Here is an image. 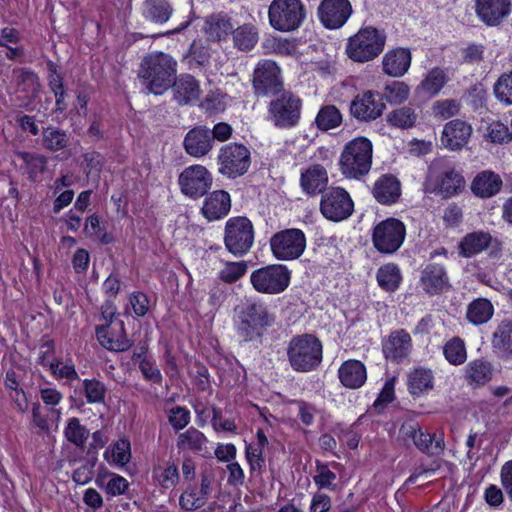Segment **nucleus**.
I'll list each match as a JSON object with an SVG mask.
<instances>
[{"label": "nucleus", "mask_w": 512, "mask_h": 512, "mask_svg": "<svg viewBox=\"0 0 512 512\" xmlns=\"http://www.w3.org/2000/svg\"><path fill=\"white\" fill-rule=\"evenodd\" d=\"M177 62L172 56L163 52H152L141 62L139 78L146 89L155 95H162L174 82Z\"/></svg>", "instance_id": "1"}, {"label": "nucleus", "mask_w": 512, "mask_h": 512, "mask_svg": "<svg viewBox=\"0 0 512 512\" xmlns=\"http://www.w3.org/2000/svg\"><path fill=\"white\" fill-rule=\"evenodd\" d=\"M373 144L363 136L345 144L339 159L340 170L347 178L358 179L369 173L372 166Z\"/></svg>", "instance_id": "2"}, {"label": "nucleus", "mask_w": 512, "mask_h": 512, "mask_svg": "<svg viewBox=\"0 0 512 512\" xmlns=\"http://www.w3.org/2000/svg\"><path fill=\"white\" fill-rule=\"evenodd\" d=\"M287 357L293 370L297 372L313 371L322 361V343L312 334L295 336L288 344Z\"/></svg>", "instance_id": "3"}, {"label": "nucleus", "mask_w": 512, "mask_h": 512, "mask_svg": "<svg viewBox=\"0 0 512 512\" xmlns=\"http://www.w3.org/2000/svg\"><path fill=\"white\" fill-rule=\"evenodd\" d=\"M385 41L386 36L382 31L371 26L364 27L348 39L346 52L355 62H368L383 51Z\"/></svg>", "instance_id": "4"}, {"label": "nucleus", "mask_w": 512, "mask_h": 512, "mask_svg": "<svg viewBox=\"0 0 512 512\" xmlns=\"http://www.w3.org/2000/svg\"><path fill=\"white\" fill-rule=\"evenodd\" d=\"M306 18V9L301 0H273L268 8L270 26L279 32L297 30Z\"/></svg>", "instance_id": "5"}, {"label": "nucleus", "mask_w": 512, "mask_h": 512, "mask_svg": "<svg viewBox=\"0 0 512 512\" xmlns=\"http://www.w3.org/2000/svg\"><path fill=\"white\" fill-rule=\"evenodd\" d=\"M272 322L273 317L263 304L251 302L239 308L236 330L244 340L250 341L260 336L261 330Z\"/></svg>", "instance_id": "6"}, {"label": "nucleus", "mask_w": 512, "mask_h": 512, "mask_svg": "<svg viewBox=\"0 0 512 512\" xmlns=\"http://www.w3.org/2000/svg\"><path fill=\"white\" fill-rule=\"evenodd\" d=\"M254 243L252 222L243 216L230 218L225 224L224 244L234 256L245 255Z\"/></svg>", "instance_id": "7"}, {"label": "nucleus", "mask_w": 512, "mask_h": 512, "mask_svg": "<svg viewBox=\"0 0 512 512\" xmlns=\"http://www.w3.org/2000/svg\"><path fill=\"white\" fill-rule=\"evenodd\" d=\"M290 278L291 274L286 266L273 264L254 270L250 275V282L257 292L274 295L288 288Z\"/></svg>", "instance_id": "8"}, {"label": "nucleus", "mask_w": 512, "mask_h": 512, "mask_svg": "<svg viewBox=\"0 0 512 512\" xmlns=\"http://www.w3.org/2000/svg\"><path fill=\"white\" fill-rule=\"evenodd\" d=\"M217 162L219 173L234 179L248 171L251 163L250 151L242 144L229 143L220 148Z\"/></svg>", "instance_id": "9"}, {"label": "nucleus", "mask_w": 512, "mask_h": 512, "mask_svg": "<svg viewBox=\"0 0 512 512\" xmlns=\"http://www.w3.org/2000/svg\"><path fill=\"white\" fill-rule=\"evenodd\" d=\"M301 106L297 96L284 91L270 102L268 118L278 128H292L299 122Z\"/></svg>", "instance_id": "10"}, {"label": "nucleus", "mask_w": 512, "mask_h": 512, "mask_svg": "<svg viewBox=\"0 0 512 512\" xmlns=\"http://www.w3.org/2000/svg\"><path fill=\"white\" fill-rule=\"evenodd\" d=\"M406 229L404 224L395 218L379 222L373 229L372 242L374 247L383 254L396 252L404 242Z\"/></svg>", "instance_id": "11"}, {"label": "nucleus", "mask_w": 512, "mask_h": 512, "mask_svg": "<svg viewBox=\"0 0 512 512\" xmlns=\"http://www.w3.org/2000/svg\"><path fill=\"white\" fill-rule=\"evenodd\" d=\"M273 256L278 260L289 261L299 258L306 248V237L302 230L285 229L270 239Z\"/></svg>", "instance_id": "12"}, {"label": "nucleus", "mask_w": 512, "mask_h": 512, "mask_svg": "<svg viewBox=\"0 0 512 512\" xmlns=\"http://www.w3.org/2000/svg\"><path fill=\"white\" fill-rule=\"evenodd\" d=\"M213 177L203 165L195 164L186 167L178 177V185L183 195L191 199L204 196L211 188Z\"/></svg>", "instance_id": "13"}, {"label": "nucleus", "mask_w": 512, "mask_h": 512, "mask_svg": "<svg viewBox=\"0 0 512 512\" xmlns=\"http://www.w3.org/2000/svg\"><path fill=\"white\" fill-rule=\"evenodd\" d=\"M353 209L354 203L349 193L343 188L333 187L322 195L320 210L330 221L339 222L347 219Z\"/></svg>", "instance_id": "14"}, {"label": "nucleus", "mask_w": 512, "mask_h": 512, "mask_svg": "<svg viewBox=\"0 0 512 512\" xmlns=\"http://www.w3.org/2000/svg\"><path fill=\"white\" fill-rule=\"evenodd\" d=\"M459 254L470 258L484 250H489L492 257H498L502 250L501 243L490 233L479 230L466 234L458 244Z\"/></svg>", "instance_id": "15"}, {"label": "nucleus", "mask_w": 512, "mask_h": 512, "mask_svg": "<svg viewBox=\"0 0 512 512\" xmlns=\"http://www.w3.org/2000/svg\"><path fill=\"white\" fill-rule=\"evenodd\" d=\"M353 12L349 0H322L318 17L324 27L338 29L346 24Z\"/></svg>", "instance_id": "16"}, {"label": "nucleus", "mask_w": 512, "mask_h": 512, "mask_svg": "<svg viewBox=\"0 0 512 512\" xmlns=\"http://www.w3.org/2000/svg\"><path fill=\"white\" fill-rule=\"evenodd\" d=\"M385 109V104L379 94L372 91L360 93L350 104L351 115L362 122H371L379 118Z\"/></svg>", "instance_id": "17"}, {"label": "nucleus", "mask_w": 512, "mask_h": 512, "mask_svg": "<svg viewBox=\"0 0 512 512\" xmlns=\"http://www.w3.org/2000/svg\"><path fill=\"white\" fill-rule=\"evenodd\" d=\"M472 133L471 124L461 119H454L444 125L440 141L444 148L459 151L469 143Z\"/></svg>", "instance_id": "18"}, {"label": "nucleus", "mask_w": 512, "mask_h": 512, "mask_svg": "<svg viewBox=\"0 0 512 512\" xmlns=\"http://www.w3.org/2000/svg\"><path fill=\"white\" fill-rule=\"evenodd\" d=\"M477 17L487 26L500 25L512 11V0H474Z\"/></svg>", "instance_id": "19"}, {"label": "nucleus", "mask_w": 512, "mask_h": 512, "mask_svg": "<svg viewBox=\"0 0 512 512\" xmlns=\"http://www.w3.org/2000/svg\"><path fill=\"white\" fill-rule=\"evenodd\" d=\"M280 69L271 60L260 61L254 69L253 86L258 94L276 92L280 86Z\"/></svg>", "instance_id": "20"}, {"label": "nucleus", "mask_w": 512, "mask_h": 512, "mask_svg": "<svg viewBox=\"0 0 512 512\" xmlns=\"http://www.w3.org/2000/svg\"><path fill=\"white\" fill-rule=\"evenodd\" d=\"M412 61V55L407 48H396L389 50L382 58L383 72L391 77H402L405 75Z\"/></svg>", "instance_id": "21"}, {"label": "nucleus", "mask_w": 512, "mask_h": 512, "mask_svg": "<svg viewBox=\"0 0 512 512\" xmlns=\"http://www.w3.org/2000/svg\"><path fill=\"white\" fill-rule=\"evenodd\" d=\"M449 279L443 266L431 264L421 272L420 287L428 294H439L449 288Z\"/></svg>", "instance_id": "22"}, {"label": "nucleus", "mask_w": 512, "mask_h": 512, "mask_svg": "<svg viewBox=\"0 0 512 512\" xmlns=\"http://www.w3.org/2000/svg\"><path fill=\"white\" fill-rule=\"evenodd\" d=\"M372 195L380 204L396 203L401 195L399 180L390 174L380 176L372 187Z\"/></svg>", "instance_id": "23"}, {"label": "nucleus", "mask_w": 512, "mask_h": 512, "mask_svg": "<svg viewBox=\"0 0 512 512\" xmlns=\"http://www.w3.org/2000/svg\"><path fill=\"white\" fill-rule=\"evenodd\" d=\"M230 209V195L223 190H216L205 198L201 212L207 220L215 221L225 217Z\"/></svg>", "instance_id": "24"}, {"label": "nucleus", "mask_w": 512, "mask_h": 512, "mask_svg": "<svg viewBox=\"0 0 512 512\" xmlns=\"http://www.w3.org/2000/svg\"><path fill=\"white\" fill-rule=\"evenodd\" d=\"M338 378L344 387L358 389L367 380V370L361 361L350 359L343 362L339 367Z\"/></svg>", "instance_id": "25"}, {"label": "nucleus", "mask_w": 512, "mask_h": 512, "mask_svg": "<svg viewBox=\"0 0 512 512\" xmlns=\"http://www.w3.org/2000/svg\"><path fill=\"white\" fill-rule=\"evenodd\" d=\"M412 349V340L405 330L392 332L383 344V353L386 358L401 360L409 355Z\"/></svg>", "instance_id": "26"}, {"label": "nucleus", "mask_w": 512, "mask_h": 512, "mask_svg": "<svg viewBox=\"0 0 512 512\" xmlns=\"http://www.w3.org/2000/svg\"><path fill=\"white\" fill-rule=\"evenodd\" d=\"M210 129L197 127L188 132L184 140L186 152L193 157H202L212 149Z\"/></svg>", "instance_id": "27"}, {"label": "nucleus", "mask_w": 512, "mask_h": 512, "mask_svg": "<svg viewBox=\"0 0 512 512\" xmlns=\"http://www.w3.org/2000/svg\"><path fill=\"white\" fill-rule=\"evenodd\" d=\"M503 185L501 177L491 171L484 170L479 172L471 183V191L480 198H490L501 190Z\"/></svg>", "instance_id": "28"}, {"label": "nucleus", "mask_w": 512, "mask_h": 512, "mask_svg": "<svg viewBox=\"0 0 512 512\" xmlns=\"http://www.w3.org/2000/svg\"><path fill=\"white\" fill-rule=\"evenodd\" d=\"M328 183V174L326 169L320 164H313L301 172L300 185L302 190L315 195L322 192Z\"/></svg>", "instance_id": "29"}, {"label": "nucleus", "mask_w": 512, "mask_h": 512, "mask_svg": "<svg viewBox=\"0 0 512 512\" xmlns=\"http://www.w3.org/2000/svg\"><path fill=\"white\" fill-rule=\"evenodd\" d=\"M175 100L181 104H192L199 100L201 90L198 81L191 75H181L172 83Z\"/></svg>", "instance_id": "30"}, {"label": "nucleus", "mask_w": 512, "mask_h": 512, "mask_svg": "<svg viewBox=\"0 0 512 512\" xmlns=\"http://www.w3.org/2000/svg\"><path fill=\"white\" fill-rule=\"evenodd\" d=\"M448 81L449 75L447 69L434 67L424 74L416 91L428 97H435L441 92Z\"/></svg>", "instance_id": "31"}, {"label": "nucleus", "mask_w": 512, "mask_h": 512, "mask_svg": "<svg viewBox=\"0 0 512 512\" xmlns=\"http://www.w3.org/2000/svg\"><path fill=\"white\" fill-rule=\"evenodd\" d=\"M210 492L211 479L208 476H203L200 488H189L181 494L180 506L188 511L199 509L206 504Z\"/></svg>", "instance_id": "32"}, {"label": "nucleus", "mask_w": 512, "mask_h": 512, "mask_svg": "<svg viewBox=\"0 0 512 512\" xmlns=\"http://www.w3.org/2000/svg\"><path fill=\"white\" fill-rule=\"evenodd\" d=\"M436 187L444 197H451L465 187L462 174L451 165H446L436 180Z\"/></svg>", "instance_id": "33"}, {"label": "nucleus", "mask_w": 512, "mask_h": 512, "mask_svg": "<svg viewBox=\"0 0 512 512\" xmlns=\"http://www.w3.org/2000/svg\"><path fill=\"white\" fill-rule=\"evenodd\" d=\"M231 35L234 47L241 51L252 50L259 40L258 29L252 23H245L233 28Z\"/></svg>", "instance_id": "34"}, {"label": "nucleus", "mask_w": 512, "mask_h": 512, "mask_svg": "<svg viewBox=\"0 0 512 512\" xmlns=\"http://www.w3.org/2000/svg\"><path fill=\"white\" fill-rule=\"evenodd\" d=\"M408 389L414 396H419L433 388L434 375L431 369L416 368L408 375Z\"/></svg>", "instance_id": "35"}, {"label": "nucleus", "mask_w": 512, "mask_h": 512, "mask_svg": "<svg viewBox=\"0 0 512 512\" xmlns=\"http://www.w3.org/2000/svg\"><path fill=\"white\" fill-rule=\"evenodd\" d=\"M104 459L111 465L123 467L131 459V445L128 439L121 438L111 444L103 454Z\"/></svg>", "instance_id": "36"}, {"label": "nucleus", "mask_w": 512, "mask_h": 512, "mask_svg": "<svg viewBox=\"0 0 512 512\" xmlns=\"http://www.w3.org/2000/svg\"><path fill=\"white\" fill-rule=\"evenodd\" d=\"M234 24L231 19L224 16H211L206 22L205 32L208 39L222 41L232 34Z\"/></svg>", "instance_id": "37"}, {"label": "nucleus", "mask_w": 512, "mask_h": 512, "mask_svg": "<svg viewBox=\"0 0 512 512\" xmlns=\"http://www.w3.org/2000/svg\"><path fill=\"white\" fill-rule=\"evenodd\" d=\"M388 124L399 129H410L414 127L418 121V113L409 106L399 107L390 111L386 115Z\"/></svg>", "instance_id": "38"}, {"label": "nucleus", "mask_w": 512, "mask_h": 512, "mask_svg": "<svg viewBox=\"0 0 512 512\" xmlns=\"http://www.w3.org/2000/svg\"><path fill=\"white\" fill-rule=\"evenodd\" d=\"M494 313L492 303L485 298H478L472 301L467 308V319L474 325H481L488 322Z\"/></svg>", "instance_id": "39"}, {"label": "nucleus", "mask_w": 512, "mask_h": 512, "mask_svg": "<svg viewBox=\"0 0 512 512\" xmlns=\"http://www.w3.org/2000/svg\"><path fill=\"white\" fill-rule=\"evenodd\" d=\"M172 14L167 0H146L143 4V15L154 23H165Z\"/></svg>", "instance_id": "40"}, {"label": "nucleus", "mask_w": 512, "mask_h": 512, "mask_svg": "<svg viewBox=\"0 0 512 512\" xmlns=\"http://www.w3.org/2000/svg\"><path fill=\"white\" fill-rule=\"evenodd\" d=\"M493 347L505 356L512 355V320H503L492 338Z\"/></svg>", "instance_id": "41"}, {"label": "nucleus", "mask_w": 512, "mask_h": 512, "mask_svg": "<svg viewBox=\"0 0 512 512\" xmlns=\"http://www.w3.org/2000/svg\"><path fill=\"white\" fill-rule=\"evenodd\" d=\"M376 278L382 289L394 292L401 283L402 275L397 265L388 263L378 269Z\"/></svg>", "instance_id": "42"}, {"label": "nucleus", "mask_w": 512, "mask_h": 512, "mask_svg": "<svg viewBox=\"0 0 512 512\" xmlns=\"http://www.w3.org/2000/svg\"><path fill=\"white\" fill-rule=\"evenodd\" d=\"M413 443L420 451L429 455H439L444 450V439L441 435H432L421 428Z\"/></svg>", "instance_id": "43"}, {"label": "nucleus", "mask_w": 512, "mask_h": 512, "mask_svg": "<svg viewBox=\"0 0 512 512\" xmlns=\"http://www.w3.org/2000/svg\"><path fill=\"white\" fill-rule=\"evenodd\" d=\"M466 378L476 384H485L492 377L490 363L484 360H473L465 368Z\"/></svg>", "instance_id": "44"}, {"label": "nucleus", "mask_w": 512, "mask_h": 512, "mask_svg": "<svg viewBox=\"0 0 512 512\" xmlns=\"http://www.w3.org/2000/svg\"><path fill=\"white\" fill-rule=\"evenodd\" d=\"M443 354L450 364H463L467 359V351L464 341L459 337L450 339L443 346Z\"/></svg>", "instance_id": "45"}, {"label": "nucleus", "mask_w": 512, "mask_h": 512, "mask_svg": "<svg viewBox=\"0 0 512 512\" xmlns=\"http://www.w3.org/2000/svg\"><path fill=\"white\" fill-rule=\"evenodd\" d=\"M315 122L320 130L327 131L342 123V115L335 106L327 105L319 110Z\"/></svg>", "instance_id": "46"}, {"label": "nucleus", "mask_w": 512, "mask_h": 512, "mask_svg": "<svg viewBox=\"0 0 512 512\" xmlns=\"http://www.w3.org/2000/svg\"><path fill=\"white\" fill-rule=\"evenodd\" d=\"M206 444V437L196 428H189L178 436L177 446L182 450L201 451Z\"/></svg>", "instance_id": "47"}, {"label": "nucleus", "mask_w": 512, "mask_h": 512, "mask_svg": "<svg viewBox=\"0 0 512 512\" xmlns=\"http://www.w3.org/2000/svg\"><path fill=\"white\" fill-rule=\"evenodd\" d=\"M43 146L50 151H58L67 147L68 135L59 129L48 127L43 131Z\"/></svg>", "instance_id": "48"}, {"label": "nucleus", "mask_w": 512, "mask_h": 512, "mask_svg": "<svg viewBox=\"0 0 512 512\" xmlns=\"http://www.w3.org/2000/svg\"><path fill=\"white\" fill-rule=\"evenodd\" d=\"M84 232L87 237L97 240L102 244H109L113 241L112 236L101 225L97 215H91L86 219Z\"/></svg>", "instance_id": "49"}, {"label": "nucleus", "mask_w": 512, "mask_h": 512, "mask_svg": "<svg viewBox=\"0 0 512 512\" xmlns=\"http://www.w3.org/2000/svg\"><path fill=\"white\" fill-rule=\"evenodd\" d=\"M65 437L68 441L76 446H82L89 436V431L80 424L78 418H70L64 430Z\"/></svg>", "instance_id": "50"}, {"label": "nucleus", "mask_w": 512, "mask_h": 512, "mask_svg": "<svg viewBox=\"0 0 512 512\" xmlns=\"http://www.w3.org/2000/svg\"><path fill=\"white\" fill-rule=\"evenodd\" d=\"M494 95L504 105H512V71L499 77L493 88Z\"/></svg>", "instance_id": "51"}, {"label": "nucleus", "mask_w": 512, "mask_h": 512, "mask_svg": "<svg viewBox=\"0 0 512 512\" xmlns=\"http://www.w3.org/2000/svg\"><path fill=\"white\" fill-rule=\"evenodd\" d=\"M96 336L99 343L106 349L112 351H125L129 348V343L125 339H114L110 336L108 325L96 328Z\"/></svg>", "instance_id": "52"}, {"label": "nucleus", "mask_w": 512, "mask_h": 512, "mask_svg": "<svg viewBox=\"0 0 512 512\" xmlns=\"http://www.w3.org/2000/svg\"><path fill=\"white\" fill-rule=\"evenodd\" d=\"M432 114L436 118L448 119L460 111V103L453 99L437 100L432 104Z\"/></svg>", "instance_id": "53"}, {"label": "nucleus", "mask_w": 512, "mask_h": 512, "mask_svg": "<svg viewBox=\"0 0 512 512\" xmlns=\"http://www.w3.org/2000/svg\"><path fill=\"white\" fill-rule=\"evenodd\" d=\"M313 480L320 489H335L334 481L336 480V474L326 464L319 461L316 462Z\"/></svg>", "instance_id": "54"}, {"label": "nucleus", "mask_w": 512, "mask_h": 512, "mask_svg": "<svg viewBox=\"0 0 512 512\" xmlns=\"http://www.w3.org/2000/svg\"><path fill=\"white\" fill-rule=\"evenodd\" d=\"M410 94V87L400 81H394L385 87V96L388 102L392 104H401L405 102Z\"/></svg>", "instance_id": "55"}, {"label": "nucleus", "mask_w": 512, "mask_h": 512, "mask_svg": "<svg viewBox=\"0 0 512 512\" xmlns=\"http://www.w3.org/2000/svg\"><path fill=\"white\" fill-rule=\"evenodd\" d=\"M247 271L244 261L227 262L219 272V278L226 283H233L240 279Z\"/></svg>", "instance_id": "56"}, {"label": "nucleus", "mask_w": 512, "mask_h": 512, "mask_svg": "<svg viewBox=\"0 0 512 512\" xmlns=\"http://www.w3.org/2000/svg\"><path fill=\"white\" fill-rule=\"evenodd\" d=\"M486 137L492 143H507L512 139V132L504 123L494 121L487 127Z\"/></svg>", "instance_id": "57"}, {"label": "nucleus", "mask_w": 512, "mask_h": 512, "mask_svg": "<svg viewBox=\"0 0 512 512\" xmlns=\"http://www.w3.org/2000/svg\"><path fill=\"white\" fill-rule=\"evenodd\" d=\"M83 389L89 403H101L104 401L106 388L103 383L92 379L83 381Z\"/></svg>", "instance_id": "58"}, {"label": "nucleus", "mask_w": 512, "mask_h": 512, "mask_svg": "<svg viewBox=\"0 0 512 512\" xmlns=\"http://www.w3.org/2000/svg\"><path fill=\"white\" fill-rule=\"evenodd\" d=\"M49 367L52 375L58 380L66 379L73 381L78 379L75 366L71 362L64 363L60 360H53Z\"/></svg>", "instance_id": "59"}, {"label": "nucleus", "mask_w": 512, "mask_h": 512, "mask_svg": "<svg viewBox=\"0 0 512 512\" xmlns=\"http://www.w3.org/2000/svg\"><path fill=\"white\" fill-rule=\"evenodd\" d=\"M129 488V482L123 476L115 473L109 474V479L104 487L105 492L110 496L124 494Z\"/></svg>", "instance_id": "60"}, {"label": "nucleus", "mask_w": 512, "mask_h": 512, "mask_svg": "<svg viewBox=\"0 0 512 512\" xmlns=\"http://www.w3.org/2000/svg\"><path fill=\"white\" fill-rule=\"evenodd\" d=\"M168 419L174 429L181 430L190 422V412L184 407H175L170 410Z\"/></svg>", "instance_id": "61"}, {"label": "nucleus", "mask_w": 512, "mask_h": 512, "mask_svg": "<svg viewBox=\"0 0 512 512\" xmlns=\"http://www.w3.org/2000/svg\"><path fill=\"white\" fill-rule=\"evenodd\" d=\"M130 305L137 317H143L149 311V299L142 292H134L129 298Z\"/></svg>", "instance_id": "62"}, {"label": "nucleus", "mask_w": 512, "mask_h": 512, "mask_svg": "<svg viewBox=\"0 0 512 512\" xmlns=\"http://www.w3.org/2000/svg\"><path fill=\"white\" fill-rule=\"evenodd\" d=\"M22 159L24 160L28 171L31 174H37L44 171L47 163V159L38 154H22Z\"/></svg>", "instance_id": "63"}, {"label": "nucleus", "mask_w": 512, "mask_h": 512, "mask_svg": "<svg viewBox=\"0 0 512 512\" xmlns=\"http://www.w3.org/2000/svg\"><path fill=\"white\" fill-rule=\"evenodd\" d=\"M158 481L164 488L173 487L179 479L177 467L174 464L168 465L157 474Z\"/></svg>", "instance_id": "64"}]
</instances>
